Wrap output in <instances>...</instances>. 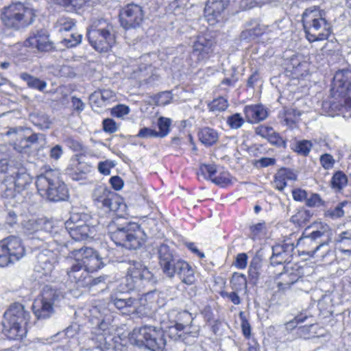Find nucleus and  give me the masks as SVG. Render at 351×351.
Listing matches in <instances>:
<instances>
[{"label": "nucleus", "instance_id": "774afa93", "mask_svg": "<svg viewBox=\"0 0 351 351\" xmlns=\"http://www.w3.org/2000/svg\"><path fill=\"white\" fill-rule=\"evenodd\" d=\"M103 130L108 133L115 132L117 130L115 121L112 119H105L103 121Z\"/></svg>", "mask_w": 351, "mask_h": 351}, {"label": "nucleus", "instance_id": "8fccbe9b", "mask_svg": "<svg viewBox=\"0 0 351 351\" xmlns=\"http://www.w3.org/2000/svg\"><path fill=\"white\" fill-rule=\"evenodd\" d=\"M226 122L231 129L237 130L243 125L245 121L241 114L234 113L227 118Z\"/></svg>", "mask_w": 351, "mask_h": 351}, {"label": "nucleus", "instance_id": "bb28decb", "mask_svg": "<svg viewBox=\"0 0 351 351\" xmlns=\"http://www.w3.org/2000/svg\"><path fill=\"white\" fill-rule=\"evenodd\" d=\"M26 45L36 47L39 51H48L51 49V43L49 40L48 36L45 31H38L36 34L29 36L26 40Z\"/></svg>", "mask_w": 351, "mask_h": 351}, {"label": "nucleus", "instance_id": "5701e85b", "mask_svg": "<svg viewBox=\"0 0 351 351\" xmlns=\"http://www.w3.org/2000/svg\"><path fill=\"white\" fill-rule=\"evenodd\" d=\"M351 88V70L336 72L332 84V90L339 95L346 94Z\"/></svg>", "mask_w": 351, "mask_h": 351}, {"label": "nucleus", "instance_id": "69168bd1", "mask_svg": "<svg viewBox=\"0 0 351 351\" xmlns=\"http://www.w3.org/2000/svg\"><path fill=\"white\" fill-rule=\"evenodd\" d=\"M172 99V95L169 91L162 92L157 97L156 103L160 106L169 104Z\"/></svg>", "mask_w": 351, "mask_h": 351}, {"label": "nucleus", "instance_id": "39448f33", "mask_svg": "<svg viewBox=\"0 0 351 351\" xmlns=\"http://www.w3.org/2000/svg\"><path fill=\"white\" fill-rule=\"evenodd\" d=\"M35 17L34 10L20 2L11 3L1 10L3 24L14 30H20L32 25Z\"/></svg>", "mask_w": 351, "mask_h": 351}, {"label": "nucleus", "instance_id": "37998d69", "mask_svg": "<svg viewBox=\"0 0 351 351\" xmlns=\"http://www.w3.org/2000/svg\"><path fill=\"white\" fill-rule=\"evenodd\" d=\"M347 204L348 202L346 201L339 202L335 207L326 210L324 213V216L332 219L343 217L344 215V210L343 208Z\"/></svg>", "mask_w": 351, "mask_h": 351}, {"label": "nucleus", "instance_id": "9d476101", "mask_svg": "<svg viewBox=\"0 0 351 351\" xmlns=\"http://www.w3.org/2000/svg\"><path fill=\"white\" fill-rule=\"evenodd\" d=\"M137 346H145L153 351L162 350L165 346L163 333L160 329L151 326H143L133 333Z\"/></svg>", "mask_w": 351, "mask_h": 351}, {"label": "nucleus", "instance_id": "72a5a7b5", "mask_svg": "<svg viewBox=\"0 0 351 351\" xmlns=\"http://www.w3.org/2000/svg\"><path fill=\"white\" fill-rule=\"evenodd\" d=\"M62 298L63 294L60 290L53 289L49 285H46L43 287L41 299L44 300V301L52 303V305L54 306Z\"/></svg>", "mask_w": 351, "mask_h": 351}, {"label": "nucleus", "instance_id": "7c9ffc66", "mask_svg": "<svg viewBox=\"0 0 351 351\" xmlns=\"http://www.w3.org/2000/svg\"><path fill=\"white\" fill-rule=\"evenodd\" d=\"M278 278L280 280L278 282V288L283 291L289 289L291 285L297 282L300 279L298 274L293 269L280 273Z\"/></svg>", "mask_w": 351, "mask_h": 351}, {"label": "nucleus", "instance_id": "f704fd0d", "mask_svg": "<svg viewBox=\"0 0 351 351\" xmlns=\"http://www.w3.org/2000/svg\"><path fill=\"white\" fill-rule=\"evenodd\" d=\"M20 77L27 83V85L29 88L36 89L40 92H43L47 86V84L45 81L41 80L38 77L31 75L27 73H21Z\"/></svg>", "mask_w": 351, "mask_h": 351}, {"label": "nucleus", "instance_id": "c85d7f7f", "mask_svg": "<svg viewBox=\"0 0 351 351\" xmlns=\"http://www.w3.org/2000/svg\"><path fill=\"white\" fill-rule=\"evenodd\" d=\"M34 315L38 319L49 318L53 313V305L44 300H37L32 306Z\"/></svg>", "mask_w": 351, "mask_h": 351}, {"label": "nucleus", "instance_id": "58836bf2", "mask_svg": "<svg viewBox=\"0 0 351 351\" xmlns=\"http://www.w3.org/2000/svg\"><path fill=\"white\" fill-rule=\"evenodd\" d=\"M110 324L102 320L98 324L97 326L94 328L92 332L95 335L97 341L102 344L103 342L106 341V337L110 335Z\"/></svg>", "mask_w": 351, "mask_h": 351}, {"label": "nucleus", "instance_id": "4468645a", "mask_svg": "<svg viewBox=\"0 0 351 351\" xmlns=\"http://www.w3.org/2000/svg\"><path fill=\"white\" fill-rule=\"evenodd\" d=\"M144 17L142 8L134 3L127 5L121 13V23L125 28H135L142 23Z\"/></svg>", "mask_w": 351, "mask_h": 351}, {"label": "nucleus", "instance_id": "4c0bfd02", "mask_svg": "<svg viewBox=\"0 0 351 351\" xmlns=\"http://www.w3.org/2000/svg\"><path fill=\"white\" fill-rule=\"evenodd\" d=\"M1 189L2 191V196L5 198H14L16 196L18 189L11 180V179L7 176L3 183L1 184Z\"/></svg>", "mask_w": 351, "mask_h": 351}, {"label": "nucleus", "instance_id": "473e14b6", "mask_svg": "<svg viewBox=\"0 0 351 351\" xmlns=\"http://www.w3.org/2000/svg\"><path fill=\"white\" fill-rule=\"evenodd\" d=\"M198 137L204 145L211 146L217 142L219 134L215 130L205 127L200 129L198 132Z\"/></svg>", "mask_w": 351, "mask_h": 351}, {"label": "nucleus", "instance_id": "a878e982", "mask_svg": "<svg viewBox=\"0 0 351 351\" xmlns=\"http://www.w3.org/2000/svg\"><path fill=\"white\" fill-rule=\"evenodd\" d=\"M243 112L247 121L250 123H258L268 116L267 109L261 104L246 106Z\"/></svg>", "mask_w": 351, "mask_h": 351}, {"label": "nucleus", "instance_id": "9b49d317", "mask_svg": "<svg viewBox=\"0 0 351 351\" xmlns=\"http://www.w3.org/2000/svg\"><path fill=\"white\" fill-rule=\"evenodd\" d=\"M71 256L80 261L90 274L101 269L104 263L99 254L91 247H82L73 250Z\"/></svg>", "mask_w": 351, "mask_h": 351}, {"label": "nucleus", "instance_id": "6e6d98bb", "mask_svg": "<svg viewBox=\"0 0 351 351\" xmlns=\"http://www.w3.org/2000/svg\"><path fill=\"white\" fill-rule=\"evenodd\" d=\"M259 269L260 265L258 261H252L250 263L248 274L250 278L253 281L254 284H256L259 278Z\"/></svg>", "mask_w": 351, "mask_h": 351}, {"label": "nucleus", "instance_id": "aec40b11", "mask_svg": "<svg viewBox=\"0 0 351 351\" xmlns=\"http://www.w3.org/2000/svg\"><path fill=\"white\" fill-rule=\"evenodd\" d=\"M91 166L83 161L80 157L71 158L69 166L66 169V173L75 181L82 180L85 176L90 171Z\"/></svg>", "mask_w": 351, "mask_h": 351}, {"label": "nucleus", "instance_id": "0eeeda50", "mask_svg": "<svg viewBox=\"0 0 351 351\" xmlns=\"http://www.w3.org/2000/svg\"><path fill=\"white\" fill-rule=\"evenodd\" d=\"M125 280L128 290H141L146 287H153L157 278L142 261L130 260Z\"/></svg>", "mask_w": 351, "mask_h": 351}, {"label": "nucleus", "instance_id": "1a4fd4ad", "mask_svg": "<svg viewBox=\"0 0 351 351\" xmlns=\"http://www.w3.org/2000/svg\"><path fill=\"white\" fill-rule=\"evenodd\" d=\"M306 234V232L300 238V243L311 246L308 254L311 253L313 255L322 249H324L323 254L328 251L327 247L332 235V230L329 226L320 223L317 230H313L308 234Z\"/></svg>", "mask_w": 351, "mask_h": 351}, {"label": "nucleus", "instance_id": "5fc2aeb1", "mask_svg": "<svg viewBox=\"0 0 351 351\" xmlns=\"http://www.w3.org/2000/svg\"><path fill=\"white\" fill-rule=\"evenodd\" d=\"M301 115V112L295 108H289L285 112V121L287 124L295 123Z\"/></svg>", "mask_w": 351, "mask_h": 351}, {"label": "nucleus", "instance_id": "603ef678", "mask_svg": "<svg viewBox=\"0 0 351 351\" xmlns=\"http://www.w3.org/2000/svg\"><path fill=\"white\" fill-rule=\"evenodd\" d=\"M312 146L313 145L311 141L303 140L296 143L294 150L298 154L306 156L309 154Z\"/></svg>", "mask_w": 351, "mask_h": 351}, {"label": "nucleus", "instance_id": "6ab92c4d", "mask_svg": "<svg viewBox=\"0 0 351 351\" xmlns=\"http://www.w3.org/2000/svg\"><path fill=\"white\" fill-rule=\"evenodd\" d=\"M8 177L14 182L18 192L26 189V188L32 183V178L27 169L21 165L16 166H10L8 169Z\"/></svg>", "mask_w": 351, "mask_h": 351}, {"label": "nucleus", "instance_id": "ea45409f", "mask_svg": "<svg viewBox=\"0 0 351 351\" xmlns=\"http://www.w3.org/2000/svg\"><path fill=\"white\" fill-rule=\"evenodd\" d=\"M348 178L342 171H337L332 176L330 184L333 189L339 191L347 185Z\"/></svg>", "mask_w": 351, "mask_h": 351}, {"label": "nucleus", "instance_id": "0e129e2a", "mask_svg": "<svg viewBox=\"0 0 351 351\" xmlns=\"http://www.w3.org/2000/svg\"><path fill=\"white\" fill-rule=\"evenodd\" d=\"M239 292L233 291L231 292L221 291V295L223 298H228L234 304L239 305L241 303V299L239 296Z\"/></svg>", "mask_w": 351, "mask_h": 351}, {"label": "nucleus", "instance_id": "c756f323", "mask_svg": "<svg viewBox=\"0 0 351 351\" xmlns=\"http://www.w3.org/2000/svg\"><path fill=\"white\" fill-rule=\"evenodd\" d=\"M177 266V274L180 280L186 285H192L195 280L194 269L186 261L178 262Z\"/></svg>", "mask_w": 351, "mask_h": 351}, {"label": "nucleus", "instance_id": "cd10ccee", "mask_svg": "<svg viewBox=\"0 0 351 351\" xmlns=\"http://www.w3.org/2000/svg\"><path fill=\"white\" fill-rule=\"evenodd\" d=\"M297 179L296 173L292 170L282 168L275 175L274 184L278 191H282L287 186V182L294 181Z\"/></svg>", "mask_w": 351, "mask_h": 351}, {"label": "nucleus", "instance_id": "052dcab7", "mask_svg": "<svg viewBox=\"0 0 351 351\" xmlns=\"http://www.w3.org/2000/svg\"><path fill=\"white\" fill-rule=\"evenodd\" d=\"M130 112V108L128 106L123 104H119L112 108L111 113L113 116L117 117H122L127 115Z\"/></svg>", "mask_w": 351, "mask_h": 351}, {"label": "nucleus", "instance_id": "09e8293b", "mask_svg": "<svg viewBox=\"0 0 351 351\" xmlns=\"http://www.w3.org/2000/svg\"><path fill=\"white\" fill-rule=\"evenodd\" d=\"M32 122L42 130L49 129L51 124L49 117L45 114L32 117Z\"/></svg>", "mask_w": 351, "mask_h": 351}, {"label": "nucleus", "instance_id": "423d86ee", "mask_svg": "<svg viewBox=\"0 0 351 351\" xmlns=\"http://www.w3.org/2000/svg\"><path fill=\"white\" fill-rule=\"evenodd\" d=\"M90 45L97 51H107L115 43V35L112 24L102 19L95 20L87 32Z\"/></svg>", "mask_w": 351, "mask_h": 351}, {"label": "nucleus", "instance_id": "13d9d810", "mask_svg": "<svg viewBox=\"0 0 351 351\" xmlns=\"http://www.w3.org/2000/svg\"><path fill=\"white\" fill-rule=\"evenodd\" d=\"M99 96L101 97L104 101L108 106L111 101H113L116 99V95L113 91L110 89H103L97 90Z\"/></svg>", "mask_w": 351, "mask_h": 351}, {"label": "nucleus", "instance_id": "338daca9", "mask_svg": "<svg viewBox=\"0 0 351 351\" xmlns=\"http://www.w3.org/2000/svg\"><path fill=\"white\" fill-rule=\"evenodd\" d=\"M64 153L63 148L60 145H56L51 147L49 149V157L50 158L58 160H59Z\"/></svg>", "mask_w": 351, "mask_h": 351}, {"label": "nucleus", "instance_id": "a18cd8bd", "mask_svg": "<svg viewBox=\"0 0 351 351\" xmlns=\"http://www.w3.org/2000/svg\"><path fill=\"white\" fill-rule=\"evenodd\" d=\"M212 182L221 186H226L231 183V176L227 171L218 170Z\"/></svg>", "mask_w": 351, "mask_h": 351}, {"label": "nucleus", "instance_id": "412c9836", "mask_svg": "<svg viewBox=\"0 0 351 351\" xmlns=\"http://www.w3.org/2000/svg\"><path fill=\"white\" fill-rule=\"evenodd\" d=\"M293 250V243H282L274 245L272 247V255L270 258L271 264L277 265L290 262Z\"/></svg>", "mask_w": 351, "mask_h": 351}, {"label": "nucleus", "instance_id": "a19ab883", "mask_svg": "<svg viewBox=\"0 0 351 351\" xmlns=\"http://www.w3.org/2000/svg\"><path fill=\"white\" fill-rule=\"evenodd\" d=\"M228 106L229 104L228 99L223 97H219L216 99H214L208 104L209 110L214 112H221L225 111Z\"/></svg>", "mask_w": 351, "mask_h": 351}, {"label": "nucleus", "instance_id": "6e6552de", "mask_svg": "<svg viewBox=\"0 0 351 351\" xmlns=\"http://www.w3.org/2000/svg\"><path fill=\"white\" fill-rule=\"evenodd\" d=\"M25 255L21 239L14 236L0 241V267L12 265Z\"/></svg>", "mask_w": 351, "mask_h": 351}, {"label": "nucleus", "instance_id": "79ce46f5", "mask_svg": "<svg viewBox=\"0 0 351 351\" xmlns=\"http://www.w3.org/2000/svg\"><path fill=\"white\" fill-rule=\"evenodd\" d=\"M37 267L40 268L43 271L44 274H47L53 270V263L49 258L47 257L46 254L43 252L39 253L37 256Z\"/></svg>", "mask_w": 351, "mask_h": 351}, {"label": "nucleus", "instance_id": "2eb2a0df", "mask_svg": "<svg viewBox=\"0 0 351 351\" xmlns=\"http://www.w3.org/2000/svg\"><path fill=\"white\" fill-rule=\"evenodd\" d=\"M230 0H207L204 8V17L210 25H215L223 19V14Z\"/></svg>", "mask_w": 351, "mask_h": 351}, {"label": "nucleus", "instance_id": "20e7f679", "mask_svg": "<svg viewBox=\"0 0 351 351\" xmlns=\"http://www.w3.org/2000/svg\"><path fill=\"white\" fill-rule=\"evenodd\" d=\"M36 184L39 194L49 201H64L69 196L68 189L60 180L56 170H49L38 176Z\"/></svg>", "mask_w": 351, "mask_h": 351}, {"label": "nucleus", "instance_id": "4d7b16f0", "mask_svg": "<svg viewBox=\"0 0 351 351\" xmlns=\"http://www.w3.org/2000/svg\"><path fill=\"white\" fill-rule=\"evenodd\" d=\"M305 204L308 207H319L324 204V202L319 194L312 193L310 197L307 196Z\"/></svg>", "mask_w": 351, "mask_h": 351}, {"label": "nucleus", "instance_id": "680f3d73", "mask_svg": "<svg viewBox=\"0 0 351 351\" xmlns=\"http://www.w3.org/2000/svg\"><path fill=\"white\" fill-rule=\"evenodd\" d=\"M320 163L325 169H330L335 165V159L330 154H324L320 156Z\"/></svg>", "mask_w": 351, "mask_h": 351}, {"label": "nucleus", "instance_id": "de8ad7c7", "mask_svg": "<svg viewBox=\"0 0 351 351\" xmlns=\"http://www.w3.org/2000/svg\"><path fill=\"white\" fill-rule=\"evenodd\" d=\"M171 123V121L169 118L161 117L158 119V126L159 131L158 132V136L160 138L166 136L169 132V128Z\"/></svg>", "mask_w": 351, "mask_h": 351}, {"label": "nucleus", "instance_id": "f3484780", "mask_svg": "<svg viewBox=\"0 0 351 351\" xmlns=\"http://www.w3.org/2000/svg\"><path fill=\"white\" fill-rule=\"evenodd\" d=\"M149 292H147L138 299L130 297H114L112 298L111 304L117 308L122 311L124 314L134 313L135 311L139 312L141 311L140 305H145L147 297L149 296Z\"/></svg>", "mask_w": 351, "mask_h": 351}, {"label": "nucleus", "instance_id": "a211bd4d", "mask_svg": "<svg viewBox=\"0 0 351 351\" xmlns=\"http://www.w3.org/2000/svg\"><path fill=\"white\" fill-rule=\"evenodd\" d=\"M213 47L214 41L213 39L205 36H199L193 45L191 56L195 58L197 62L205 61L213 53Z\"/></svg>", "mask_w": 351, "mask_h": 351}, {"label": "nucleus", "instance_id": "e2e57ef3", "mask_svg": "<svg viewBox=\"0 0 351 351\" xmlns=\"http://www.w3.org/2000/svg\"><path fill=\"white\" fill-rule=\"evenodd\" d=\"M136 136L141 138H148L152 137H158V131L149 128H141L138 133L137 134Z\"/></svg>", "mask_w": 351, "mask_h": 351}, {"label": "nucleus", "instance_id": "f03ea898", "mask_svg": "<svg viewBox=\"0 0 351 351\" xmlns=\"http://www.w3.org/2000/svg\"><path fill=\"white\" fill-rule=\"evenodd\" d=\"M302 22L306 38L311 43L327 40L331 34V25L326 20V12L316 6L304 11Z\"/></svg>", "mask_w": 351, "mask_h": 351}, {"label": "nucleus", "instance_id": "c03bdc74", "mask_svg": "<svg viewBox=\"0 0 351 351\" xmlns=\"http://www.w3.org/2000/svg\"><path fill=\"white\" fill-rule=\"evenodd\" d=\"M218 173L217 167L214 165H202L197 175H202L204 178L213 180L215 176Z\"/></svg>", "mask_w": 351, "mask_h": 351}, {"label": "nucleus", "instance_id": "bf43d9fd", "mask_svg": "<svg viewBox=\"0 0 351 351\" xmlns=\"http://www.w3.org/2000/svg\"><path fill=\"white\" fill-rule=\"evenodd\" d=\"M23 226L28 233L32 234L37 232L40 229V223L36 219H31L25 222Z\"/></svg>", "mask_w": 351, "mask_h": 351}, {"label": "nucleus", "instance_id": "49530a36", "mask_svg": "<svg viewBox=\"0 0 351 351\" xmlns=\"http://www.w3.org/2000/svg\"><path fill=\"white\" fill-rule=\"evenodd\" d=\"M90 104L94 111L99 112L101 108L106 107V103L97 91L93 93L89 97Z\"/></svg>", "mask_w": 351, "mask_h": 351}, {"label": "nucleus", "instance_id": "ddd939ff", "mask_svg": "<svg viewBox=\"0 0 351 351\" xmlns=\"http://www.w3.org/2000/svg\"><path fill=\"white\" fill-rule=\"evenodd\" d=\"M93 198L95 205L100 208L104 209L106 212L116 211L119 209L120 204L115 195L108 191L106 187L99 186L95 189L93 193Z\"/></svg>", "mask_w": 351, "mask_h": 351}, {"label": "nucleus", "instance_id": "4be33fe9", "mask_svg": "<svg viewBox=\"0 0 351 351\" xmlns=\"http://www.w3.org/2000/svg\"><path fill=\"white\" fill-rule=\"evenodd\" d=\"M193 319L191 313L187 311L178 312L176 316V324L169 328V335L171 339L176 340L182 336L180 332L184 330L187 326H190Z\"/></svg>", "mask_w": 351, "mask_h": 351}, {"label": "nucleus", "instance_id": "b1692460", "mask_svg": "<svg viewBox=\"0 0 351 351\" xmlns=\"http://www.w3.org/2000/svg\"><path fill=\"white\" fill-rule=\"evenodd\" d=\"M77 219L78 214H73L65 222V228L74 240H84L90 236V229L88 226H72V221Z\"/></svg>", "mask_w": 351, "mask_h": 351}, {"label": "nucleus", "instance_id": "dca6fc26", "mask_svg": "<svg viewBox=\"0 0 351 351\" xmlns=\"http://www.w3.org/2000/svg\"><path fill=\"white\" fill-rule=\"evenodd\" d=\"M69 281L77 287H87L90 285L91 276L88 271L78 261L75 260L67 269Z\"/></svg>", "mask_w": 351, "mask_h": 351}, {"label": "nucleus", "instance_id": "3c124183", "mask_svg": "<svg viewBox=\"0 0 351 351\" xmlns=\"http://www.w3.org/2000/svg\"><path fill=\"white\" fill-rule=\"evenodd\" d=\"M75 26L73 19L66 17H60L56 22V27L59 32L70 31Z\"/></svg>", "mask_w": 351, "mask_h": 351}, {"label": "nucleus", "instance_id": "393cba45", "mask_svg": "<svg viewBox=\"0 0 351 351\" xmlns=\"http://www.w3.org/2000/svg\"><path fill=\"white\" fill-rule=\"evenodd\" d=\"M139 70V82L141 86L151 87L157 84L160 77L159 75L154 72L151 64L147 65L141 64Z\"/></svg>", "mask_w": 351, "mask_h": 351}, {"label": "nucleus", "instance_id": "f257e3e1", "mask_svg": "<svg viewBox=\"0 0 351 351\" xmlns=\"http://www.w3.org/2000/svg\"><path fill=\"white\" fill-rule=\"evenodd\" d=\"M107 234L118 246L128 250L140 248L145 242V234L140 226L127 219L117 216L106 224Z\"/></svg>", "mask_w": 351, "mask_h": 351}, {"label": "nucleus", "instance_id": "e433bc0d", "mask_svg": "<svg viewBox=\"0 0 351 351\" xmlns=\"http://www.w3.org/2000/svg\"><path fill=\"white\" fill-rule=\"evenodd\" d=\"M230 283L231 289L233 291L239 293L242 291H244L245 293L247 292V279L245 275L239 273H234Z\"/></svg>", "mask_w": 351, "mask_h": 351}, {"label": "nucleus", "instance_id": "f8f14e48", "mask_svg": "<svg viewBox=\"0 0 351 351\" xmlns=\"http://www.w3.org/2000/svg\"><path fill=\"white\" fill-rule=\"evenodd\" d=\"M159 265L162 272L169 278H172L177 272L178 262L184 260L174 254L169 247L165 244L161 245L158 250Z\"/></svg>", "mask_w": 351, "mask_h": 351}, {"label": "nucleus", "instance_id": "7ed1b4c3", "mask_svg": "<svg viewBox=\"0 0 351 351\" xmlns=\"http://www.w3.org/2000/svg\"><path fill=\"white\" fill-rule=\"evenodd\" d=\"M30 314L20 303H14L4 313L2 321L3 332L11 340L21 339L27 332L26 325Z\"/></svg>", "mask_w": 351, "mask_h": 351}, {"label": "nucleus", "instance_id": "c9c22d12", "mask_svg": "<svg viewBox=\"0 0 351 351\" xmlns=\"http://www.w3.org/2000/svg\"><path fill=\"white\" fill-rule=\"evenodd\" d=\"M89 0H52L57 5L62 6L67 12H74L82 9Z\"/></svg>", "mask_w": 351, "mask_h": 351}, {"label": "nucleus", "instance_id": "864d4df0", "mask_svg": "<svg viewBox=\"0 0 351 351\" xmlns=\"http://www.w3.org/2000/svg\"><path fill=\"white\" fill-rule=\"evenodd\" d=\"M82 41V35L77 33H72L69 37L64 38L62 43L66 47H73L80 44Z\"/></svg>", "mask_w": 351, "mask_h": 351}, {"label": "nucleus", "instance_id": "2f4dec72", "mask_svg": "<svg viewBox=\"0 0 351 351\" xmlns=\"http://www.w3.org/2000/svg\"><path fill=\"white\" fill-rule=\"evenodd\" d=\"M337 244L343 254L351 256V228L339 234Z\"/></svg>", "mask_w": 351, "mask_h": 351}]
</instances>
